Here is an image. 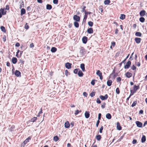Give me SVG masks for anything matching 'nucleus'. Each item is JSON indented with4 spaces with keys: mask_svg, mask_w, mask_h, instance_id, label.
<instances>
[{
    "mask_svg": "<svg viewBox=\"0 0 147 147\" xmlns=\"http://www.w3.org/2000/svg\"><path fill=\"white\" fill-rule=\"evenodd\" d=\"M20 50H18L17 51L16 53V56L17 57H18V53L20 52Z\"/></svg>",
    "mask_w": 147,
    "mask_h": 147,
    "instance_id": "obj_61",
    "label": "nucleus"
},
{
    "mask_svg": "<svg viewBox=\"0 0 147 147\" xmlns=\"http://www.w3.org/2000/svg\"><path fill=\"white\" fill-rule=\"evenodd\" d=\"M87 32L89 34H92L93 33V30L92 28H90L88 29Z\"/></svg>",
    "mask_w": 147,
    "mask_h": 147,
    "instance_id": "obj_14",
    "label": "nucleus"
},
{
    "mask_svg": "<svg viewBox=\"0 0 147 147\" xmlns=\"http://www.w3.org/2000/svg\"><path fill=\"white\" fill-rule=\"evenodd\" d=\"M70 124L68 121H67L65 122V127L66 128H68L69 127Z\"/></svg>",
    "mask_w": 147,
    "mask_h": 147,
    "instance_id": "obj_21",
    "label": "nucleus"
},
{
    "mask_svg": "<svg viewBox=\"0 0 147 147\" xmlns=\"http://www.w3.org/2000/svg\"><path fill=\"white\" fill-rule=\"evenodd\" d=\"M131 64V62L130 61H128L126 63L125 65L124 66V68L125 69H128Z\"/></svg>",
    "mask_w": 147,
    "mask_h": 147,
    "instance_id": "obj_2",
    "label": "nucleus"
},
{
    "mask_svg": "<svg viewBox=\"0 0 147 147\" xmlns=\"http://www.w3.org/2000/svg\"><path fill=\"white\" fill-rule=\"evenodd\" d=\"M95 92H92L90 94V96L92 97H93L95 96Z\"/></svg>",
    "mask_w": 147,
    "mask_h": 147,
    "instance_id": "obj_49",
    "label": "nucleus"
},
{
    "mask_svg": "<svg viewBox=\"0 0 147 147\" xmlns=\"http://www.w3.org/2000/svg\"><path fill=\"white\" fill-rule=\"evenodd\" d=\"M59 140L58 137L56 136L53 137V140L55 142Z\"/></svg>",
    "mask_w": 147,
    "mask_h": 147,
    "instance_id": "obj_37",
    "label": "nucleus"
},
{
    "mask_svg": "<svg viewBox=\"0 0 147 147\" xmlns=\"http://www.w3.org/2000/svg\"><path fill=\"white\" fill-rule=\"evenodd\" d=\"M80 67L83 71H85V65L84 63L81 64Z\"/></svg>",
    "mask_w": 147,
    "mask_h": 147,
    "instance_id": "obj_20",
    "label": "nucleus"
},
{
    "mask_svg": "<svg viewBox=\"0 0 147 147\" xmlns=\"http://www.w3.org/2000/svg\"><path fill=\"white\" fill-rule=\"evenodd\" d=\"M81 112V111H79L78 110H77L75 111V115H77L79 112Z\"/></svg>",
    "mask_w": 147,
    "mask_h": 147,
    "instance_id": "obj_53",
    "label": "nucleus"
},
{
    "mask_svg": "<svg viewBox=\"0 0 147 147\" xmlns=\"http://www.w3.org/2000/svg\"><path fill=\"white\" fill-rule=\"evenodd\" d=\"M88 17V15H84V17L83 19V22L84 23H85L86 22V19Z\"/></svg>",
    "mask_w": 147,
    "mask_h": 147,
    "instance_id": "obj_29",
    "label": "nucleus"
},
{
    "mask_svg": "<svg viewBox=\"0 0 147 147\" xmlns=\"http://www.w3.org/2000/svg\"><path fill=\"white\" fill-rule=\"evenodd\" d=\"M58 0H53V3L55 4H57L58 3Z\"/></svg>",
    "mask_w": 147,
    "mask_h": 147,
    "instance_id": "obj_55",
    "label": "nucleus"
},
{
    "mask_svg": "<svg viewBox=\"0 0 147 147\" xmlns=\"http://www.w3.org/2000/svg\"><path fill=\"white\" fill-rule=\"evenodd\" d=\"M15 74L17 77L21 76V72L19 71L18 70H16L15 71Z\"/></svg>",
    "mask_w": 147,
    "mask_h": 147,
    "instance_id": "obj_7",
    "label": "nucleus"
},
{
    "mask_svg": "<svg viewBox=\"0 0 147 147\" xmlns=\"http://www.w3.org/2000/svg\"><path fill=\"white\" fill-rule=\"evenodd\" d=\"M26 13V10L24 8H22L21 10L20 15L22 16Z\"/></svg>",
    "mask_w": 147,
    "mask_h": 147,
    "instance_id": "obj_22",
    "label": "nucleus"
},
{
    "mask_svg": "<svg viewBox=\"0 0 147 147\" xmlns=\"http://www.w3.org/2000/svg\"><path fill=\"white\" fill-rule=\"evenodd\" d=\"M86 51L85 49L83 47L81 48L80 52L82 55H84L86 53Z\"/></svg>",
    "mask_w": 147,
    "mask_h": 147,
    "instance_id": "obj_6",
    "label": "nucleus"
},
{
    "mask_svg": "<svg viewBox=\"0 0 147 147\" xmlns=\"http://www.w3.org/2000/svg\"><path fill=\"white\" fill-rule=\"evenodd\" d=\"M116 93L117 94H119L120 93V90L118 88H117L116 90Z\"/></svg>",
    "mask_w": 147,
    "mask_h": 147,
    "instance_id": "obj_47",
    "label": "nucleus"
},
{
    "mask_svg": "<svg viewBox=\"0 0 147 147\" xmlns=\"http://www.w3.org/2000/svg\"><path fill=\"white\" fill-rule=\"evenodd\" d=\"M137 142V141L136 140H135V139L133 140V142H132L133 144H135Z\"/></svg>",
    "mask_w": 147,
    "mask_h": 147,
    "instance_id": "obj_62",
    "label": "nucleus"
},
{
    "mask_svg": "<svg viewBox=\"0 0 147 147\" xmlns=\"http://www.w3.org/2000/svg\"><path fill=\"white\" fill-rule=\"evenodd\" d=\"M115 72V69H114L113 70L112 73L110 75H111L113 74V77L114 78H115L118 75V73H116V74H114Z\"/></svg>",
    "mask_w": 147,
    "mask_h": 147,
    "instance_id": "obj_17",
    "label": "nucleus"
},
{
    "mask_svg": "<svg viewBox=\"0 0 147 147\" xmlns=\"http://www.w3.org/2000/svg\"><path fill=\"white\" fill-rule=\"evenodd\" d=\"M140 86L139 85L136 86V85H134V86L133 89L130 90L131 93H133V94L134 93L136 92V91L139 89Z\"/></svg>",
    "mask_w": 147,
    "mask_h": 147,
    "instance_id": "obj_1",
    "label": "nucleus"
},
{
    "mask_svg": "<svg viewBox=\"0 0 147 147\" xmlns=\"http://www.w3.org/2000/svg\"><path fill=\"white\" fill-rule=\"evenodd\" d=\"M29 28V26L28 25V24L27 23H26L24 26L25 28L26 29H28Z\"/></svg>",
    "mask_w": 147,
    "mask_h": 147,
    "instance_id": "obj_48",
    "label": "nucleus"
},
{
    "mask_svg": "<svg viewBox=\"0 0 147 147\" xmlns=\"http://www.w3.org/2000/svg\"><path fill=\"white\" fill-rule=\"evenodd\" d=\"M83 95L84 96L87 97L88 96V94L86 92H84L83 93Z\"/></svg>",
    "mask_w": 147,
    "mask_h": 147,
    "instance_id": "obj_59",
    "label": "nucleus"
},
{
    "mask_svg": "<svg viewBox=\"0 0 147 147\" xmlns=\"http://www.w3.org/2000/svg\"><path fill=\"white\" fill-rule=\"evenodd\" d=\"M108 97V96L107 94H106L105 96L100 95L99 98L102 100H107Z\"/></svg>",
    "mask_w": 147,
    "mask_h": 147,
    "instance_id": "obj_4",
    "label": "nucleus"
},
{
    "mask_svg": "<svg viewBox=\"0 0 147 147\" xmlns=\"http://www.w3.org/2000/svg\"><path fill=\"white\" fill-rule=\"evenodd\" d=\"M34 47V45L33 43H32L30 44V48H32Z\"/></svg>",
    "mask_w": 147,
    "mask_h": 147,
    "instance_id": "obj_56",
    "label": "nucleus"
},
{
    "mask_svg": "<svg viewBox=\"0 0 147 147\" xmlns=\"http://www.w3.org/2000/svg\"><path fill=\"white\" fill-rule=\"evenodd\" d=\"M90 113L88 111H86L85 113V116L86 118H88L90 117Z\"/></svg>",
    "mask_w": 147,
    "mask_h": 147,
    "instance_id": "obj_19",
    "label": "nucleus"
},
{
    "mask_svg": "<svg viewBox=\"0 0 147 147\" xmlns=\"http://www.w3.org/2000/svg\"><path fill=\"white\" fill-rule=\"evenodd\" d=\"M135 35L137 36L141 37L142 36V34L140 32H137L135 33Z\"/></svg>",
    "mask_w": 147,
    "mask_h": 147,
    "instance_id": "obj_38",
    "label": "nucleus"
},
{
    "mask_svg": "<svg viewBox=\"0 0 147 147\" xmlns=\"http://www.w3.org/2000/svg\"><path fill=\"white\" fill-rule=\"evenodd\" d=\"M52 8V6L51 5L47 4L46 5V8L48 10H50Z\"/></svg>",
    "mask_w": 147,
    "mask_h": 147,
    "instance_id": "obj_32",
    "label": "nucleus"
},
{
    "mask_svg": "<svg viewBox=\"0 0 147 147\" xmlns=\"http://www.w3.org/2000/svg\"><path fill=\"white\" fill-rule=\"evenodd\" d=\"M103 7L102 6H100L98 8L99 12L100 13H102L103 12Z\"/></svg>",
    "mask_w": 147,
    "mask_h": 147,
    "instance_id": "obj_27",
    "label": "nucleus"
},
{
    "mask_svg": "<svg viewBox=\"0 0 147 147\" xmlns=\"http://www.w3.org/2000/svg\"><path fill=\"white\" fill-rule=\"evenodd\" d=\"M96 101L97 103L98 104H100L101 103V102L100 100L98 98H97Z\"/></svg>",
    "mask_w": 147,
    "mask_h": 147,
    "instance_id": "obj_52",
    "label": "nucleus"
},
{
    "mask_svg": "<svg viewBox=\"0 0 147 147\" xmlns=\"http://www.w3.org/2000/svg\"><path fill=\"white\" fill-rule=\"evenodd\" d=\"M7 11H4V9H3L1 8L0 9V13H1L2 15H5L6 14Z\"/></svg>",
    "mask_w": 147,
    "mask_h": 147,
    "instance_id": "obj_13",
    "label": "nucleus"
},
{
    "mask_svg": "<svg viewBox=\"0 0 147 147\" xmlns=\"http://www.w3.org/2000/svg\"><path fill=\"white\" fill-rule=\"evenodd\" d=\"M80 69L79 68H76L74 69V73L75 74H77L78 73V70H79Z\"/></svg>",
    "mask_w": 147,
    "mask_h": 147,
    "instance_id": "obj_43",
    "label": "nucleus"
},
{
    "mask_svg": "<svg viewBox=\"0 0 147 147\" xmlns=\"http://www.w3.org/2000/svg\"><path fill=\"white\" fill-rule=\"evenodd\" d=\"M96 74L100 78L101 80H102L103 79L102 73L100 70H98L97 71Z\"/></svg>",
    "mask_w": 147,
    "mask_h": 147,
    "instance_id": "obj_3",
    "label": "nucleus"
},
{
    "mask_svg": "<svg viewBox=\"0 0 147 147\" xmlns=\"http://www.w3.org/2000/svg\"><path fill=\"white\" fill-rule=\"evenodd\" d=\"M112 81L111 80H109L107 81V84L108 86H110L112 85Z\"/></svg>",
    "mask_w": 147,
    "mask_h": 147,
    "instance_id": "obj_26",
    "label": "nucleus"
},
{
    "mask_svg": "<svg viewBox=\"0 0 147 147\" xmlns=\"http://www.w3.org/2000/svg\"><path fill=\"white\" fill-rule=\"evenodd\" d=\"M31 138L30 137H28V138L26 139V140L24 141L23 142L26 144L27 142H29V140H30Z\"/></svg>",
    "mask_w": 147,
    "mask_h": 147,
    "instance_id": "obj_24",
    "label": "nucleus"
},
{
    "mask_svg": "<svg viewBox=\"0 0 147 147\" xmlns=\"http://www.w3.org/2000/svg\"><path fill=\"white\" fill-rule=\"evenodd\" d=\"M106 117L107 119H111L112 116L111 114L110 113H108L106 114Z\"/></svg>",
    "mask_w": 147,
    "mask_h": 147,
    "instance_id": "obj_23",
    "label": "nucleus"
},
{
    "mask_svg": "<svg viewBox=\"0 0 147 147\" xmlns=\"http://www.w3.org/2000/svg\"><path fill=\"white\" fill-rule=\"evenodd\" d=\"M146 140V137L145 136L143 135L141 141L142 143H144Z\"/></svg>",
    "mask_w": 147,
    "mask_h": 147,
    "instance_id": "obj_28",
    "label": "nucleus"
},
{
    "mask_svg": "<svg viewBox=\"0 0 147 147\" xmlns=\"http://www.w3.org/2000/svg\"><path fill=\"white\" fill-rule=\"evenodd\" d=\"M117 128L118 130H119L121 129L122 127L121 126L119 122H117Z\"/></svg>",
    "mask_w": 147,
    "mask_h": 147,
    "instance_id": "obj_15",
    "label": "nucleus"
},
{
    "mask_svg": "<svg viewBox=\"0 0 147 147\" xmlns=\"http://www.w3.org/2000/svg\"><path fill=\"white\" fill-rule=\"evenodd\" d=\"M24 7V4L23 1H22L21 3L20 4V8H21L22 7Z\"/></svg>",
    "mask_w": 147,
    "mask_h": 147,
    "instance_id": "obj_45",
    "label": "nucleus"
},
{
    "mask_svg": "<svg viewBox=\"0 0 147 147\" xmlns=\"http://www.w3.org/2000/svg\"><path fill=\"white\" fill-rule=\"evenodd\" d=\"M88 24L89 26L92 27L93 26V23L91 21H89Z\"/></svg>",
    "mask_w": 147,
    "mask_h": 147,
    "instance_id": "obj_41",
    "label": "nucleus"
},
{
    "mask_svg": "<svg viewBox=\"0 0 147 147\" xmlns=\"http://www.w3.org/2000/svg\"><path fill=\"white\" fill-rule=\"evenodd\" d=\"M81 7L82 8V10L81 11L82 12H84L86 11L85 9L86 8V7L85 6H81Z\"/></svg>",
    "mask_w": 147,
    "mask_h": 147,
    "instance_id": "obj_33",
    "label": "nucleus"
},
{
    "mask_svg": "<svg viewBox=\"0 0 147 147\" xmlns=\"http://www.w3.org/2000/svg\"><path fill=\"white\" fill-rule=\"evenodd\" d=\"M136 69V67L134 65H133L131 67V69L133 70H135Z\"/></svg>",
    "mask_w": 147,
    "mask_h": 147,
    "instance_id": "obj_54",
    "label": "nucleus"
},
{
    "mask_svg": "<svg viewBox=\"0 0 147 147\" xmlns=\"http://www.w3.org/2000/svg\"><path fill=\"white\" fill-rule=\"evenodd\" d=\"M91 84L93 85H94L95 84V81L94 80H92L91 82Z\"/></svg>",
    "mask_w": 147,
    "mask_h": 147,
    "instance_id": "obj_64",
    "label": "nucleus"
},
{
    "mask_svg": "<svg viewBox=\"0 0 147 147\" xmlns=\"http://www.w3.org/2000/svg\"><path fill=\"white\" fill-rule=\"evenodd\" d=\"M37 119V118L36 117H34L32 118L30 120V122H34L36 121V120Z\"/></svg>",
    "mask_w": 147,
    "mask_h": 147,
    "instance_id": "obj_35",
    "label": "nucleus"
},
{
    "mask_svg": "<svg viewBox=\"0 0 147 147\" xmlns=\"http://www.w3.org/2000/svg\"><path fill=\"white\" fill-rule=\"evenodd\" d=\"M134 40L136 43L137 44L140 43L141 41V39L140 38H136L134 39Z\"/></svg>",
    "mask_w": 147,
    "mask_h": 147,
    "instance_id": "obj_10",
    "label": "nucleus"
},
{
    "mask_svg": "<svg viewBox=\"0 0 147 147\" xmlns=\"http://www.w3.org/2000/svg\"><path fill=\"white\" fill-rule=\"evenodd\" d=\"M96 138L98 141H100L101 139V136L100 135H97L96 136Z\"/></svg>",
    "mask_w": 147,
    "mask_h": 147,
    "instance_id": "obj_31",
    "label": "nucleus"
},
{
    "mask_svg": "<svg viewBox=\"0 0 147 147\" xmlns=\"http://www.w3.org/2000/svg\"><path fill=\"white\" fill-rule=\"evenodd\" d=\"M78 75L79 77H82L84 75V74L81 71L79 70L78 73Z\"/></svg>",
    "mask_w": 147,
    "mask_h": 147,
    "instance_id": "obj_25",
    "label": "nucleus"
},
{
    "mask_svg": "<svg viewBox=\"0 0 147 147\" xmlns=\"http://www.w3.org/2000/svg\"><path fill=\"white\" fill-rule=\"evenodd\" d=\"M15 128V126L14 125H12L11 127L10 128V131H13Z\"/></svg>",
    "mask_w": 147,
    "mask_h": 147,
    "instance_id": "obj_46",
    "label": "nucleus"
},
{
    "mask_svg": "<svg viewBox=\"0 0 147 147\" xmlns=\"http://www.w3.org/2000/svg\"><path fill=\"white\" fill-rule=\"evenodd\" d=\"M125 75L127 78H129L132 76V74L130 72H127L125 74Z\"/></svg>",
    "mask_w": 147,
    "mask_h": 147,
    "instance_id": "obj_16",
    "label": "nucleus"
},
{
    "mask_svg": "<svg viewBox=\"0 0 147 147\" xmlns=\"http://www.w3.org/2000/svg\"><path fill=\"white\" fill-rule=\"evenodd\" d=\"M146 13V11L144 10H142L140 12V15L141 17L144 16Z\"/></svg>",
    "mask_w": 147,
    "mask_h": 147,
    "instance_id": "obj_12",
    "label": "nucleus"
},
{
    "mask_svg": "<svg viewBox=\"0 0 147 147\" xmlns=\"http://www.w3.org/2000/svg\"><path fill=\"white\" fill-rule=\"evenodd\" d=\"M103 105H102L101 106V107L102 109H104L105 107V105L106 104L105 102H104L103 103Z\"/></svg>",
    "mask_w": 147,
    "mask_h": 147,
    "instance_id": "obj_57",
    "label": "nucleus"
},
{
    "mask_svg": "<svg viewBox=\"0 0 147 147\" xmlns=\"http://www.w3.org/2000/svg\"><path fill=\"white\" fill-rule=\"evenodd\" d=\"M57 49L55 47H52L51 49V51L52 53H54L56 51Z\"/></svg>",
    "mask_w": 147,
    "mask_h": 147,
    "instance_id": "obj_34",
    "label": "nucleus"
},
{
    "mask_svg": "<svg viewBox=\"0 0 147 147\" xmlns=\"http://www.w3.org/2000/svg\"><path fill=\"white\" fill-rule=\"evenodd\" d=\"M111 2L110 0H105L104 1V3L105 5H109Z\"/></svg>",
    "mask_w": 147,
    "mask_h": 147,
    "instance_id": "obj_30",
    "label": "nucleus"
},
{
    "mask_svg": "<svg viewBox=\"0 0 147 147\" xmlns=\"http://www.w3.org/2000/svg\"><path fill=\"white\" fill-rule=\"evenodd\" d=\"M137 103V101H134L133 103L131 105V106L132 107H134L136 105Z\"/></svg>",
    "mask_w": 147,
    "mask_h": 147,
    "instance_id": "obj_44",
    "label": "nucleus"
},
{
    "mask_svg": "<svg viewBox=\"0 0 147 147\" xmlns=\"http://www.w3.org/2000/svg\"><path fill=\"white\" fill-rule=\"evenodd\" d=\"M74 26L76 28H78L79 26V24L77 22H74Z\"/></svg>",
    "mask_w": 147,
    "mask_h": 147,
    "instance_id": "obj_39",
    "label": "nucleus"
},
{
    "mask_svg": "<svg viewBox=\"0 0 147 147\" xmlns=\"http://www.w3.org/2000/svg\"><path fill=\"white\" fill-rule=\"evenodd\" d=\"M88 38L86 36H84L82 38V41L83 43L86 44L87 42Z\"/></svg>",
    "mask_w": 147,
    "mask_h": 147,
    "instance_id": "obj_11",
    "label": "nucleus"
},
{
    "mask_svg": "<svg viewBox=\"0 0 147 147\" xmlns=\"http://www.w3.org/2000/svg\"><path fill=\"white\" fill-rule=\"evenodd\" d=\"M103 129V126H102L100 127L99 130V132L100 133H102Z\"/></svg>",
    "mask_w": 147,
    "mask_h": 147,
    "instance_id": "obj_50",
    "label": "nucleus"
},
{
    "mask_svg": "<svg viewBox=\"0 0 147 147\" xmlns=\"http://www.w3.org/2000/svg\"><path fill=\"white\" fill-rule=\"evenodd\" d=\"M1 31L4 32H6V29L3 26H1Z\"/></svg>",
    "mask_w": 147,
    "mask_h": 147,
    "instance_id": "obj_42",
    "label": "nucleus"
},
{
    "mask_svg": "<svg viewBox=\"0 0 147 147\" xmlns=\"http://www.w3.org/2000/svg\"><path fill=\"white\" fill-rule=\"evenodd\" d=\"M136 123L137 127H142V123L141 122L138 121H136Z\"/></svg>",
    "mask_w": 147,
    "mask_h": 147,
    "instance_id": "obj_9",
    "label": "nucleus"
},
{
    "mask_svg": "<svg viewBox=\"0 0 147 147\" xmlns=\"http://www.w3.org/2000/svg\"><path fill=\"white\" fill-rule=\"evenodd\" d=\"M101 115V113H99L98 114V120H99L100 119Z\"/></svg>",
    "mask_w": 147,
    "mask_h": 147,
    "instance_id": "obj_60",
    "label": "nucleus"
},
{
    "mask_svg": "<svg viewBox=\"0 0 147 147\" xmlns=\"http://www.w3.org/2000/svg\"><path fill=\"white\" fill-rule=\"evenodd\" d=\"M71 65L72 64L71 63L67 62L65 63V67L67 68L70 69L71 68Z\"/></svg>",
    "mask_w": 147,
    "mask_h": 147,
    "instance_id": "obj_8",
    "label": "nucleus"
},
{
    "mask_svg": "<svg viewBox=\"0 0 147 147\" xmlns=\"http://www.w3.org/2000/svg\"><path fill=\"white\" fill-rule=\"evenodd\" d=\"M3 40L4 42H5L6 41V36L4 35L3 38Z\"/></svg>",
    "mask_w": 147,
    "mask_h": 147,
    "instance_id": "obj_58",
    "label": "nucleus"
},
{
    "mask_svg": "<svg viewBox=\"0 0 147 147\" xmlns=\"http://www.w3.org/2000/svg\"><path fill=\"white\" fill-rule=\"evenodd\" d=\"M17 61V59L16 57H13L12 59V62L13 64H16Z\"/></svg>",
    "mask_w": 147,
    "mask_h": 147,
    "instance_id": "obj_18",
    "label": "nucleus"
},
{
    "mask_svg": "<svg viewBox=\"0 0 147 147\" xmlns=\"http://www.w3.org/2000/svg\"><path fill=\"white\" fill-rule=\"evenodd\" d=\"M121 80V78L120 77H118L117 79V82H120Z\"/></svg>",
    "mask_w": 147,
    "mask_h": 147,
    "instance_id": "obj_51",
    "label": "nucleus"
},
{
    "mask_svg": "<svg viewBox=\"0 0 147 147\" xmlns=\"http://www.w3.org/2000/svg\"><path fill=\"white\" fill-rule=\"evenodd\" d=\"M65 75L66 76H67L68 74V73H69L68 71L67 70H65Z\"/></svg>",
    "mask_w": 147,
    "mask_h": 147,
    "instance_id": "obj_63",
    "label": "nucleus"
},
{
    "mask_svg": "<svg viewBox=\"0 0 147 147\" xmlns=\"http://www.w3.org/2000/svg\"><path fill=\"white\" fill-rule=\"evenodd\" d=\"M74 20L76 22H80V17L77 15H75L74 16Z\"/></svg>",
    "mask_w": 147,
    "mask_h": 147,
    "instance_id": "obj_5",
    "label": "nucleus"
},
{
    "mask_svg": "<svg viewBox=\"0 0 147 147\" xmlns=\"http://www.w3.org/2000/svg\"><path fill=\"white\" fill-rule=\"evenodd\" d=\"M125 15L123 14H121V16L120 17V18L121 20H123L125 19Z\"/></svg>",
    "mask_w": 147,
    "mask_h": 147,
    "instance_id": "obj_36",
    "label": "nucleus"
},
{
    "mask_svg": "<svg viewBox=\"0 0 147 147\" xmlns=\"http://www.w3.org/2000/svg\"><path fill=\"white\" fill-rule=\"evenodd\" d=\"M140 21L141 22H144L145 21V19L143 17L140 18L139 19Z\"/></svg>",
    "mask_w": 147,
    "mask_h": 147,
    "instance_id": "obj_40",
    "label": "nucleus"
}]
</instances>
